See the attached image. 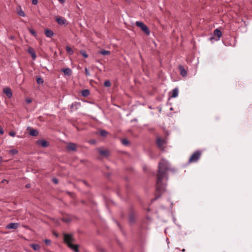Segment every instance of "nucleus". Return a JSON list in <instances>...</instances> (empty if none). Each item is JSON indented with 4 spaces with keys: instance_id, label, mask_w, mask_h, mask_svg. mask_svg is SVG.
<instances>
[{
    "instance_id": "nucleus-1",
    "label": "nucleus",
    "mask_w": 252,
    "mask_h": 252,
    "mask_svg": "<svg viewBox=\"0 0 252 252\" xmlns=\"http://www.w3.org/2000/svg\"><path fill=\"white\" fill-rule=\"evenodd\" d=\"M169 169V164L165 159H162L158 163V173L156 189L157 191L161 194L165 190L166 184L162 182V180L165 176L167 171Z\"/></svg>"
},
{
    "instance_id": "nucleus-2",
    "label": "nucleus",
    "mask_w": 252,
    "mask_h": 252,
    "mask_svg": "<svg viewBox=\"0 0 252 252\" xmlns=\"http://www.w3.org/2000/svg\"><path fill=\"white\" fill-rule=\"evenodd\" d=\"M64 242L68 247L74 252H79L78 245H73V242H74V239L72 234H64L63 235Z\"/></svg>"
},
{
    "instance_id": "nucleus-3",
    "label": "nucleus",
    "mask_w": 252,
    "mask_h": 252,
    "mask_svg": "<svg viewBox=\"0 0 252 252\" xmlns=\"http://www.w3.org/2000/svg\"><path fill=\"white\" fill-rule=\"evenodd\" d=\"M201 155V152L199 150H197V151L194 152L191 155L190 158H189L188 162L190 163L197 162L200 158Z\"/></svg>"
},
{
    "instance_id": "nucleus-4",
    "label": "nucleus",
    "mask_w": 252,
    "mask_h": 252,
    "mask_svg": "<svg viewBox=\"0 0 252 252\" xmlns=\"http://www.w3.org/2000/svg\"><path fill=\"white\" fill-rule=\"evenodd\" d=\"M135 25L139 27L141 30L147 35H149L150 33V31L148 28V27L144 24L143 22L140 21H136L135 23Z\"/></svg>"
},
{
    "instance_id": "nucleus-5",
    "label": "nucleus",
    "mask_w": 252,
    "mask_h": 252,
    "mask_svg": "<svg viewBox=\"0 0 252 252\" xmlns=\"http://www.w3.org/2000/svg\"><path fill=\"white\" fill-rule=\"evenodd\" d=\"M37 144L40 145L42 147H47L49 145V143L48 141L44 139L38 140L36 141Z\"/></svg>"
},
{
    "instance_id": "nucleus-6",
    "label": "nucleus",
    "mask_w": 252,
    "mask_h": 252,
    "mask_svg": "<svg viewBox=\"0 0 252 252\" xmlns=\"http://www.w3.org/2000/svg\"><path fill=\"white\" fill-rule=\"evenodd\" d=\"M66 149L69 151H75L77 150V146L75 143H69L67 145Z\"/></svg>"
},
{
    "instance_id": "nucleus-7",
    "label": "nucleus",
    "mask_w": 252,
    "mask_h": 252,
    "mask_svg": "<svg viewBox=\"0 0 252 252\" xmlns=\"http://www.w3.org/2000/svg\"><path fill=\"white\" fill-rule=\"evenodd\" d=\"M19 225V224L18 223H10L6 226V228L16 229L18 227Z\"/></svg>"
},
{
    "instance_id": "nucleus-8",
    "label": "nucleus",
    "mask_w": 252,
    "mask_h": 252,
    "mask_svg": "<svg viewBox=\"0 0 252 252\" xmlns=\"http://www.w3.org/2000/svg\"><path fill=\"white\" fill-rule=\"evenodd\" d=\"M3 91L9 98H10L12 96V93L9 88H4Z\"/></svg>"
},
{
    "instance_id": "nucleus-9",
    "label": "nucleus",
    "mask_w": 252,
    "mask_h": 252,
    "mask_svg": "<svg viewBox=\"0 0 252 252\" xmlns=\"http://www.w3.org/2000/svg\"><path fill=\"white\" fill-rule=\"evenodd\" d=\"M56 20L58 24L60 25H63L65 24L66 20L65 19L62 18L60 17H57Z\"/></svg>"
},
{
    "instance_id": "nucleus-10",
    "label": "nucleus",
    "mask_w": 252,
    "mask_h": 252,
    "mask_svg": "<svg viewBox=\"0 0 252 252\" xmlns=\"http://www.w3.org/2000/svg\"><path fill=\"white\" fill-rule=\"evenodd\" d=\"M214 34L218 37L217 40H220V38L222 36V32L220 30L218 29H216L214 32Z\"/></svg>"
},
{
    "instance_id": "nucleus-11",
    "label": "nucleus",
    "mask_w": 252,
    "mask_h": 252,
    "mask_svg": "<svg viewBox=\"0 0 252 252\" xmlns=\"http://www.w3.org/2000/svg\"><path fill=\"white\" fill-rule=\"evenodd\" d=\"M179 69L180 70L181 75L182 76L185 77L187 76V71L185 69L184 67L182 65H179Z\"/></svg>"
},
{
    "instance_id": "nucleus-12",
    "label": "nucleus",
    "mask_w": 252,
    "mask_h": 252,
    "mask_svg": "<svg viewBox=\"0 0 252 252\" xmlns=\"http://www.w3.org/2000/svg\"><path fill=\"white\" fill-rule=\"evenodd\" d=\"M28 51L31 54V56L33 60H35L36 58V54L33 48L30 47L28 48Z\"/></svg>"
},
{
    "instance_id": "nucleus-13",
    "label": "nucleus",
    "mask_w": 252,
    "mask_h": 252,
    "mask_svg": "<svg viewBox=\"0 0 252 252\" xmlns=\"http://www.w3.org/2000/svg\"><path fill=\"white\" fill-rule=\"evenodd\" d=\"M164 143V141L161 138L158 137L157 139V144L159 148H161Z\"/></svg>"
},
{
    "instance_id": "nucleus-14",
    "label": "nucleus",
    "mask_w": 252,
    "mask_h": 252,
    "mask_svg": "<svg viewBox=\"0 0 252 252\" xmlns=\"http://www.w3.org/2000/svg\"><path fill=\"white\" fill-rule=\"evenodd\" d=\"M45 34L48 37H52L54 35V32L48 29L45 30Z\"/></svg>"
},
{
    "instance_id": "nucleus-15",
    "label": "nucleus",
    "mask_w": 252,
    "mask_h": 252,
    "mask_svg": "<svg viewBox=\"0 0 252 252\" xmlns=\"http://www.w3.org/2000/svg\"><path fill=\"white\" fill-rule=\"evenodd\" d=\"M30 247L32 248L35 251H39L40 250V246L38 244H31L30 245Z\"/></svg>"
},
{
    "instance_id": "nucleus-16",
    "label": "nucleus",
    "mask_w": 252,
    "mask_h": 252,
    "mask_svg": "<svg viewBox=\"0 0 252 252\" xmlns=\"http://www.w3.org/2000/svg\"><path fill=\"white\" fill-rule=\"evenodd\" d=\"M98 152L99 154L103 156L107 157L109 155V152L108 150H98Z\"/></svg>"
},
{
    "instance_id": "nucleus-17",
    "label": "nucleus",
    "mask_w": 252,
    "mask_h": 252,
    "mask_svg": "<svg viewBox=\"0 0 252 252\" xmlns=\"http://www.w3.org/2000/svg\"><path fill=\"white\" fill-rule=\"evenodd\" d=\"M62 71L63 72L64 74L70 76L72 74V70L69 68L62 69Z\"/></svg>"
},
{
    "instance_id": "nucleus-18",
    "label": "nucleus",
    "mask_w": 252,
    "mask_h": 252,
    "mask_svg": "<svg viewBox=\"0 0 252 252\" xmlns=\"http://www.w3.org/2000/svg\"><path fill=\"white\" fill-rule=\"evenodd\" d=\"M30 134L33 136H36L38 134V131L36 129H31Z\"/></svg>"
},
{
    "instance_id": "nucleus-19",
    "label": "nucleus",
    "mask_w": 252,
    "mask_h": 252,
    "mask_svg": "<svg viewBox=\"0 0 252 252\" xmlns=\"http://www.w3.org/2000/svg\"><path fill=\"white\" fill-rule=\"evenodd\" d=\"M178 89L177 88H175L172 91V97H176L178 95Z\"/></svg>"
},
{
    "instance_id": "nucleus-20",
    "label": "nucleus",
    "mask_w": 252,
    "mask_h": 252,
    "mask_svg": "<svg viewBox=\"0 0 252 252\" xmlns=\"http://www.w3.org/2000/svg\"><path fill=\"white\" fill-rule=\"evenodd\" d=\"M99 53L103 56H106L109 55L110 54V52L107 50H101L99 51Z\"/></svg>"
},
{
    "instance_id": "nucleus-21",
    "label": "nucleus",
    "mask_w": 252,
    "mask_h": 252,
    "mask_svg": "<svg viewBox=\"0 0 252 252\" xmlns=\"http://www.w3.org/2000/svg\"><path fill=\"white\" fill-rule=\"evenodd\" d=\"M90 93L89 90H84L82 91V94L84 96H87L90 94Z\"/></svg>"
},
{
    "instance_id": "nucleus-22",
    "label": "nucleus",
    "mask_w": 252,
    "mask_h": 252,
    "mask_svg": "<svg viewBox=\"0 0 252 252\" xmlns=\"http://www.w3.org/2000/svg\"><path fill=\"white\" fill-rule=\"evenodd\" d=\"M17 13L19 15H20L22 17H24L26 16V14H25L24 11L21 8H20V9L18 10Z\"/></svg>"
},
{
    "instance_id": "nucleus-23",
    "label": "nucleus",
    "mask_w": 252,
    "mask_h": 252,
    "mask_svg": "<svg viewBox=\"0 0 252 252\" xmlns=\"http://www.w3.org/2000/svg\"><path fill=\"white\" fill-rule=\"evenodd\" d=\"M135 220V216L133 214H130L129 217V221L130 223H133Z\"/></svg>"
},
{
    "instance_id": "nucleus-24",
    "label": "nucleus",
    "mask_w": 252,
    "mask_h": 252,
    "mask_svg": "<svg viewBox=\"0 0 252 252\" xmlns=\"http://www.w3.org/2000/svg\"><path fill=\"white\" fill-rule=\"evenodd\" d=\"M65 49L70 55H72L73 54V51L70 47L67 46L65 47Z\"/></svg>"
},
{
    "instance_id": "nucleus-25",
    "label": "nucleus",
    "mask_w": 252,
    "mask_h": 252,
    "mask_svg": "<svg viewBox=\"0 0 252 252\" xmlns=\"http://www.w3.org/2000/svg\"><path fill=\"white\" fill-rule=\"evenodd\" d=\"M18 151L16 149H12V150H9L8 153L12 155H15L16 154H17L18 153Z\"/></svg>"
},
{
    "instance_id": "nucleus-26",
    "label": "nucleus",
    "mask_w": 252,
    "mask_h": 252,
    "mask_svg": "<svg viewBox=\"0 0 252 252\" xmlns=\"http://www.w3.org/2000/svg\"><path fill=\"white\" fill-rule=\"evenodd\" d=\"M29 31L32 34L34 37H37V34L35 32V31L32 29H29Z\"/></svg>"
},
{
    "instance_id": "nucleus-27",
    "label": "nucleus",
    "mask_w": 252,
    "mask_h": 252,
    "mask_svg": "<svg viewBox=\"0 0 252 252\" xmlns=\"http://www.w3.org/2000/svg\"><path fill=\"white\" fill-rule=\"evenodd\" d=\"M121 142L122 144L124 145H127L129 144L128 140L126 138L122 139Z\"/></svg>"
},
{
    "instance_id": "nucleus-28",
    "label": "nucleus",
    "mask_w": 252,
    "mask_h": 252,
    "mask_svg": "<svg viewBox=\"0 0 252 252\" xmlns=\"http://www.w3.org/2000/svg\"><path fill=\"white\" fill-rule=\"evenodd\" d=\"M80 53L82 56L84 57L85 58H87L88 57V55L85 50L81 51Z\"/></svg>"
},
{
    "instance_id": "nucleus-29",
    "label": "nucleus",
    "mask_w": 252,
    "mask_h": 252,
    "mask_svg": "<svg viewBox=\"0 0 252 252\" xmlns=\"http://www.w3.org/2000/svg\"><path fill=\"white\" fill-rule=\"evenodd\" d=\"M100 135L103 137H105L107 136L108 132L104 130H102L100 132Z\"/></svg>"
},
{
    "instance_id": "nucleus-30",
    "label": "nucleus",
    "mask_w": 252,
    "mask_h": 252,
    "mask_svg": "<svg viewBox=\"0 0 252 252\" xmlns=\"http://www.w3.org/2000/svg\"><path fill=\"white\" fill-rule=\"evenodd\" d=\"M104 85L106 87H109L111 85V83L110 81L107 80L104 82Z\"/></svg>"
},
{
    "instance_id": "nucleus-31",
    "label": "nucleus",
    "mask_w": 252,
    "mask_h": 252,
    "mask_svg": "<svg viewBox=\"0 0 252 252\" xmlns=\"http://www.w3.org/2000/svg\"><path fill=\"white\" fill-rule=\"evenodd\" d=\"M36 81L38 84H41L43 83V82H44L43 79L42 78H40V77L37 78Z\"/></svg>"
},
{
    "instance_id": "nucleus-32",
    "label": "nucleus",
    "mask_w": 252,
    "mask_h": 252,
    "mask_svg": "<svg viewBox=\"0 0 252 252\" xmlns=\"http://www.w3.org/2000/svg\"><path fill=\"white\" fill-rule=\"evenodd\" d=\"M44 242L47 245H50L51 243V241L49 239H45Z\"/></svg>"
},
{
    "instance_id": "nucleus-33",
    "label": "nucleus",
    "mask_w": 252,
    "mask_h": 252,
    "mask_svg": "<svg viewBox=\"0 0 252 252\" xmlns=\"http://www.w3.org/2000/svg\"><path fill=\"white\" fill-rule=\"evenodd\" d=\"M9 135L12 137H14L16 135V132L14 131H11L9 132Z\"/></svg>"
},
{
    "instance_id": "nucleus-34",
    "label": "nucleus",
    "mask_w": 252,
    "mask_h": 252,
    "mask_svg": "<svg viewBox=\"0 0 252 252\" xmlns=\"http://www.w3.org/2000/svg\"><path fill=\"white\" fill-rule=\"evenodd\" d=\"M85 74L87 76L90 75V72L87 68H85Z\"/></svg>"
},
{
    "instance_id": "nucleus-35",
    "label": "nucleus",
    "mask_w": 252,
    "mask_h": 252,
    "mask_svg": "<svg viewBox=\"0 0 252 252\" xmlns=\"http://www.w3.org/2000/svg\"><path fill=\"white\" fill-rule=\"evenodd\" d=\"M79 104L77 102H75L74 103H73L72 105H71V108H73L74 106H75L76 107V108L77 109V105Z\"/></svg>"
},
{
    "instance_id": "nucleus-36",
    "label": "nucleus",
    "mask_w": 252,
    "mask_h": 252,
    "mask_svg": "<svg viewBox=\"0 0 252 252\" xmlns=\"http://www.w3.org/2000/svg\"><path fill=\"white\" fill-rule=\"evenodd\" d=\"M32 3L33 5H36L38 3V0H32Z\"/></svg>"
},
{
    "instance_id": "nucleus-37",
    "label": "nucleus",
    "mask_w": 252,
    "mask_h": 252,
    "mask_svg": "<svg viewBox=\"0 0 252 252\" xmlns=\"http://www.w3.org/2000/svg\"><path fill=\"white\" fill-rule=\"evenodd\" d=\"M26 101L28 103H30L32 101V99H31L30 98H27L26 99Z\"/></svg>"
},
{
    "instance_id": "nucleus-38",
    "label": "nucleus",
    "mask_w": 252,
    "mask_h": 252,
    "mask_svg": "<svg viewBox=\"0 0 252 252\" xmlns=\"http://www.w3.org/2000/svg\"><path fill=\"white\" fill-rule=\"evenodd\" d=\"M3 133H4V131L3 130V128L1 126H0V134H3Z\"/></svg>"
},
{
    "instance_id": "nucleus-39",
    "label": "nucleus",
    "mask_w": 252,
    "mask_h": 252,
    "mask_svg": "<svg viewBox=\"0 0 252 252\" xmlns=\"http://www.w3.org/2000/svg\"><path fill=\"white\" fill-rule=\"evenodd\" d=\"M53 182L54 183H55V184H58V179L54 178V179H53Z\"/></svg>"
},
{
    "instance_id": "nucleus-40",
    "label": "nucleus",
    "mask_w": 252,
    "mask_h": 252,
    "mask_svg": "<svg viewBox=\"0 0 252 252\" xmlns=\"http://www.w3.org/2000/svg\"><path fill=\"white\" fill-rule=\"evenodd\" d=\"M61 3H63L65 2V0H58Z\"/></svg>"
},
{
    "instance_id": "nucleus-41",
    "label": "nucleus",
    "mask_w": 252,
    "mask_h": 252,
    "mask_svg": "<svg viewBox=\"0 0 252 252\" xmlns=\"http://www.w3.org/2000/svg\"><path fill=\"white\" fill-rule=\"evenodd\" d=\"M5 182H6L7 183H8V181L6 180H5V179H3L2 181H1V183H4Z\"/></svg>"
},
{
    "instance_id": "nucleus-42",
    "label": "nucleus",
    "mask_w": 252,
    "mask_h": 252,
    "mask_svg": "<svg viewBox=\"0 0 252 252\" xmlns=\"http://www.w3.org/2000/svg\"><path fill=\"white\" fill-rule=\"evenodd\" d=\"M2 162V157H0V164Z\"/></svg>"
},
{
    "instance_id": "nucleus-43",
    "label": "nucleus",
    "mask_w": 252,
    "mask_h": 252,
    "mask_svg": "<svg viewBox=\"0 0 252 252\" xmlns=\"http://www.w3.org/2000/svg\"><path fill=\"white\" fill-rule=\"evenodd\" d=\"M185 251V250L184 249H183L182 250V252H184Z\"/></svg>"
},
{
    "instance_id": "nucleus-44",
    "label": "nucleus",
    "mask_w": 252,
    "mask_h": 252,
    "mask_svg": "<svg viewBox=\"0 0 252 252\" xmlns=\"http://www.w3.org/2000/svg\"><path fill=\"white\" fill-rule=\"evenodd\" d=\"M26 187H27V188H29V185H26Z\"/></svg>"
},
{
    "instance_id": "nucleus-45",
    "label": "nucleus",
    "mask_w": 252,
    "mask_h": 252,
    "mask_svg": "<svg viewBox=\"0 0 252 252\" xmlns=\"http://www.w3.org/2000/svg\"><path fill=\"white\" fill-rule=\"evenodd\" d=\"M212 39H213V38H210V40H212Z\"/></svg>"
},
{
    "instance_id": "nucleus-46",
    "label": "nucleus",
    "mask_w": 252,
    "mask_h": 252,
    "mask_svg": "<svg viewBox=\"0 0 252 252\" xmlns=\"http://www.w3.org/2000/svg\"><path fill=\"white\" fill-rule=\"evenodd\" d=\"M126 1H129V0H126Z\"/></svg>"
}]
</instances>
